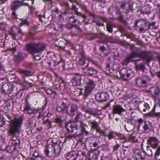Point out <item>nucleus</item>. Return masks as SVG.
Here are the masks:
<instances>
[{
	"label": "nucleus",
	"instance_id": "f257e3e1",
	"mask_svg": "<svg viewBox=\"0 0 160 160\" xmlns=\"http://www.w3.org/2000/svg\"><path fill=\"white\" fill-rule=\"evenodd\" d=\"M46 47L44 43H32L26 44V50L32 55L34 60L38 61L40 60V58L38 56H35V54L45 50Z\"/></svg>",
	"mask_w": 160,
	"mask_h": 160
},
{
	"label": "nucleus",
	"instance_id": "f03ea898",
	"mask_svg": "<svg viewBox=\"0 0 160 160\" xmlns=\"http://www.w3.org/2000/svg\"><path fill=\"white\" fill-rule=\"evenodd\" d=\"M79 116L78 115H76L74 119V122L68 123L66 125V128L69 132H74L78 130V127H79L81 128V130L82 132L86 134H88L89 131L86 130V128L88 126L85 125L82 121L79 122Z\"/></svg>",
	"mask_w": 160,
	"mask_h": 160
},
{
	"label": "nucleus",
	"instance_id": "7ed1b4c3",
	"mask_svg": "<svg viewBox=\"0 0 160 160\" xmlns=\"http://www.w3.org/2000/svg\"><path fill=\"white\" fill-rule=\"evenodd\" d=\"M56 110L62 114L67 113L71 116H73L78 113L77 108L76 106L70 104L67 105L64 102L57 107Z\"/></svg>",
	"mask_w": 160,
	"mask_h": 160
},
{
	"label": "nucleus",
	"instance_id": "20e7f679",
	"mask_svg": "<svg viewBox=\"0 0 160 160\" xmlns=\"http://www.w3.org/2000/svg\"><path fill=\"white\" fill-rule=\"evenodd\" d=\"M22 121V118L21 117L15 118L13 120L10 121V125L8 131L10 135L12 137H16V134L19 133Z\"/></svg>",
	"mask_w": 160,
	"mask_h": 160
},
{
	"label": "nucleus",
	"instance_id": "39448f33",
	"mask_svg": "<svg viewBox=\"0 0 160 160\" xmlns=\"http://www.w3.org/2000/svg\"><path fill=\"white\" fill-rule=\"evenodd\" d=\"M134 75V73L131 69L122 68L120 71L117 72L115 76L118 79H122L125 81H128Z\"/></svg>",
	"mask_w": 160,
	"mask_h": 160
},
{
	"label": "nucleus",
	"instance_id": "423d86ee",
	"mask_svg": "<svg viewBox=\"0 0 160 160\" xmlns=\"http://www.w3.org/2000/svg\"><path fill=\"white\" fill-rule=\"evenodd\" d=\"M20 140L17 137H12V140L9 141L10 145L7 147V150L10 153H18L17 147H19Z\"/></svg>",
	"mask_w": 160,
	"mask_h": 160
},
{
	"label": "nucleus",
	"instance_id": "0eeeda50",
	"mask_svg": "<svg viewBox=\"0 0 160 160\" xmlns=\"http://www.w3.org/2000/svg\"><path fill=\"white\" fill-rule=\"evenodd\" d=\"M139 49L137 48V50H134L131 51V54L128 56L123 61L122 64L123 65H127L130 62L132 61L133 58L135 57H139L140 58V54L141 52H139Z\"/></svg>",
	"mask_w": 160,
	"mask_h": 160
},
{
	"label": "nucleus",
	"instance_id": "6e6552de",
	"mask_svg": "<svg viewBox=\"0 0 160 160\" xmlns=\"http://www.w3.org/2000/svg\"><path fill=\"white\" fill-rule=\"evenodd\" d=\"M73 1L72 0H70L71 3L70 5L69 3L66 2L65 3L66 6L68 7L69 9H71L72 11H74L75 15L79 16L83 18V22H84L85 21H86L87 18V16L81 13L80 12H78V9L77 8L76 6L74 5L72 3Z\"/></svg>",
	"mask_w": 160,
	"mask_h": 160
},
{
	"label": "nucleus",
	"instance_id": "1a4fd4ad",
	"mask_svg": "<svg viewBox=\"0 0 160 160\" xmlns=\"http://www.w3.org/2000/svg\"><path fill=\"white\" fill-rule=\"evenodd\" d=\"M135 27L136 28L139 29L141 32H144L148 31V29L146 28V23L142 20H136L135 23Z\"/></svg>",
	"mask_w": 160,
	"mask_h": 160
},
{
	"label": "nucleus",
	"instance_id": "9d476101",
	"mask_svg": "<svg viewBox=\"0 0 160 160\" xmlns=\"http://www.w3.org/2000/svg\"><path fill=\"white\" fill-rule=\"evenodd\" d=\"M76 53L78 55V58L79 59V64L80 65H84L85 64L86 65L88 63L86 62V58L83 49H79L76 51Z\"/></svg>",
	"mask_w": 160,
	"mask_h": 160
},
{
	"label": "nucleus",
	"instance_id": "9b49d317",
	"mask_svg": "<svg viewBox=\"0 0 160 160\" xmlns=\"http://www.w3.org/2000/svg\"><path fill=\"white\" fill-rule=\"evenodd\" d=\"M94 87L95 85L93 81L90 80L88 82L87 85L85 87L83 95L85 98H87L91 93L92 91L93 90Z\"/></svg>",
	"mask_w": 160,
	"mask_h": 160
},
{
	"label": "nucleus",
	"instance_id": "f8f14e48",
	"mask_svg": "<svg viewBox=\"0 0 160 160\" xmlns=\"http://www.w3.org/2000/svg\"><path fill=\"white\" fill-rule=\"evenodd\" d=\"M140 58L145 62L146 63H149L153 60V57L151 54L148 52L142 51L140 54Z\"/></svg>",
	"mask_w": 160,
	"mask_h": 160
},
{
	"label": "nucleus",
	"instance_id": "ddd939ff",
	"mask_svg": "<svg viewBox=\"0 0 160 160\" xmlns=\"http://www.w3.org/2000/svg\"><path fill=\"white\" fill-rule=\"evenodd\" d=\"M88 64L89 63L88 62L86 65L85 66V67L82 68L84 70V72L86 74L90 76L96 77L98 71L93 68H88Z\"/></svg>",
	"mask_w": 160,
	"mask_h": 160
},
{
	"label": "nucleus",
	"instance_id": "4468645a",
	"mask_svg": "<svg viewBox=\"0 0 160 160\" xmlns=\"http://www.w3.org/2000/svg\"><path fill=\"white\" fill-rule=\"evenodd\" d=\"M108 98L109 96L108 94L104 92H98L95 95L96 99L99 102L106 101Z\"/></svg>",
	"mask_w": 160,
	"mask_h": 160
},
{
	"label": "nucleus",
	"instance_id": "2eb2a0df",
	"mask_svg": "<svg viewBox=\"0 0 160 160\" xmlns=\"http://www.w3.org/2000/svg\"><path fill=\"white\" fill-rule=\"evenodd\" d=\"M133 152L136 160H146L145 153L143 152H142L139 149H134L133 150Z\"/></svg>",
	"mask_w": 160,
	"mask_h": 160
},
{
	"label": "nucleus",
	"instance_id": "dca6fc26",
	"mask_svg": "<svg viewBox=\"0 0 160 160\" xmlns=\"http://www.w3.org/2000/svg\"><path fill=\"white\" fill-rule=\"evenodd\" d=\"M148 144L150 145L152 148H156L160 142V141L155 137H151L148 139Z\"/></svg>",
	"mask_w": 160,
	"mask_h": 160
},
{
	"label": "nucleus",
	"instance_id": "f3484780",
	"mask_svg": "<svg viewBox=\"0 0 160 160\" xmlns=\"http://www.w3.org/2000/svg\"><path fill=\"white\" fill-rule=\"evenodd\" d=\"M79 155L78 153L74 152H68L65 157L67 160H78Z\"/></svg>",
	"mask_w": 160,
	"mask_h": 160
},
{
	"label": "nucleus",
	"instance_id": "a211bd4d",
	"mask_svg": "<svg viewBox=\"0 0 160 160\" xmlns=\"http://www.w3.org/2000/svg\"><path fill=\"white\" fill-rule=\"evenodd\" d=\"M52 157H56L58 156L60 152L61 149L58 144L52 145Z\"/></svg>",
	"mask_w": 160,
	"mask_h": 160
},
{
	"label": "nucleus",
	"instance_id": "6ab92c4d",
	"mask_svg": "<svg viewBox=\"0 0 160 160\" xmlns=\"http://www.w3.org/2000/svg\"><path fill=\"white\" fill-rule=\"evenodd\" d=\"M126 110L123 108L121 105H116L113 106L112 110V113L113 114H118L121 115L122 112H125Z\"/></svg>",
	"mask_w": 160,
	"mask_h": 160
},
{
	"label": "nucleus",
	"instance_id": "aec40b11",
	"mask_svg": "<svg viewBox=\"0 0 160 160\" xmlns=\"http://www.w3.org/2000/svg\"><path fill=\"white\" fill-rule=\"evenodd\" d=\"M82 76L80 75H76L73 77L71 80V82L73 86L79 85L81 84Z\"/></svg>",
	"mask_w": 160,
	"mask_h": 160
},
{
	"label": "nucleus",
	"instance_id": "412c9836",
	"mask_svg": "<svg viewBox=\"0 0 160 160\" xmlns=\"http://www.w3.org/2000/svg\"><path fill=\"white\" fill-rule=\"evenodd\" d=\"M88 13L92 17L93 22L95 23L97 25L99 26H103L104 25L103 23L98 20V19H99V16L90 12H88Z\"/></svg>",
	"mask_w": 160,
	"mask_h": 160
},
{
	"label": "nucleus",
	"instance_id": "4be33fe9",
	"mask_svg": "<svg viewBox=\"0 0 160 160\" xmlns=\"http://www.w3.org/2000/svg\"><path fill=\"white\" fill-rule=\"evenodd\" d=\"M152 125L151 122H150L145 121L144 125L142 127V132L144 133H148L152 129Z\"/></svg>",
	"mask_w": 160,
	"mask_h": 160
},
{
	"label": "nucleus",
	"instance_id": "5701e85b",
	"mask_svg": "<svg viewBox=\"0 0 160 160\" xmlns=\"http://www.w3.org/2000/svg\"><path fill=\"white\" fill-rule=\"evenodd\" d=\"M23 0L19 1L18 0H14L12 4V9L13 11H15L18 8L22 6V2Z\"/></svg>",
	"mask_w": 160,
	"mask_h": 160
},
{
	"label": "nucleus",
	"instance_id": "b1692460",
	"mask_svg": "<svg viewBox=\"0 0 160 160\" xmlns=\"http://www.w3.org/2000/svg\"><path fill=\"white\" fill-rule=\"evenodd\" d=\"M136 84L138 87H144L147 84V81L141 78L138 77L135 79Z\"/></svg>",
	"mask_w": 160,
	"mask_h": 160
},
{
	"label": "nucleus",
	"instance_id": "393cba45",
	"mask_svg": "<svg viewBox=\"0 0 160 160\" xmlns=\"http://www.w3.org/2000/svg\"><path fill=\"white\" fill-rule=\"evenodd\" d=\"M155 24L154 23L150 24L148 27H147L146 28L148 29V30L150 34L153 35L155 32V29L156 28L155 27Z\"/></svg>",
	"mask_w": 160,
	"mask_h": 160
},
{
	"label": "nucleus",
	"instance_id": "a878e982",
	"mask_svg": "<svg viewBox=\"0 0 160 160\" xmlns=\"http://www.w3.org/2000/svg\"><path fill=\"white\" fill-rule=\"evenodd\" d=\"M125 127L126 130L128 132H130L134 129V125L131 121H128Z\"/></svg>",
	"mask_w": 160,
	"mask_h": 160
},
{
	"label": "nucleus",
	"instance_id": "bb28decb",
	"mask_svg": "<svg viewBox=\"0 0 160 160\" xmlns=\"http://www.w3.org/2000/svg\"><path fill=\"white\" fill-rule=\"evenodd\" d=\"M77 131H76L75 133H73V138L77 141H81L83 138V134L82 133H78Z\"/></svg>",
	"mask_w": 160,
	"mask_h": 160
},
{
	"label": "nucleus",
	"instance_id": "cd10ccee",
	"mask_svg": "<svg viewBox=\"0 0 160 160\" xmlns=\"http://www.w3.org/2000/svg\"><path fill=\"white\" fill-rule=\"evenodd\" d=\"M88 122L91 125L92 128L95 129L96 130L97 129L99 128V124L98 123L96 122L95 120H88Z\"/></svg>",
	"mask_w": 160,
	"mask_h": 160
},
{
	"label": "nucleus",
	"instance_id": "c85d7f7f",
	"mask_svg": "<svg viewBox=\"0 0 160 160\" xmlns=\"http://www.w3.org/2000/svg\"><path fill=\"white\" fill-rule=\"evenodd\" d=\"M135 68L137 71H141L142 72L145 71L146 68L144 64L142 63H140L138 64L137 63H135Z\"/></svg>",
	"mask_w": 160,
	"mask_h": 160
},
{
	"label": "nucleus",
	"instance_id": "c756f323",
	"mask_svg": "<svg viewBox=\"0 0 160 160\" xmlns=\"http://www.w3.org/2000/svg\"><path fill=\"white\" fill-rule=\"evenodd\" d=\"M18 72L19 73L27 76H29L32 75L31 72L30 71L24 70L21 69L18 70Z\"/></svg>",
	"mask_w": 160,
	"mask_h": 160
},
{
	"label": "nucleus",
	"instance_id": "7c9ffc66",
	"mask_svg": "<svg viewBox=\"0 0 160 160\" xmlns=\"http://www.w3.org/2000/svg\"><path fill=\"white\" fill-rule=\"evenodd\" d=\"M145 155H147L150 157H152L153 156V153L152 152V150L151 149L150 147L149 146H147L146 147V151L143 152Z\"/></svg>",
	"mask_w": 160,
	"mask_h": 160
},
{
	"label": "nucleus",
	"instance_id": "2f4dec72",
	"mask_svg": "<svg viewBox=\"0 0 160 160\" xmlns=\"http://www.w3.org/2000/svg\"><path fill=\"white\" fill-rule=\"evenodd\" d=\"M48 66L49 67L51 68H52L54 69H59L60 68L59 66V64H57L55 65L54 61H52V62H47Z\"/></svg>",
	"mask_w": 160,
	"mask_h": 160
},
{
	"label": "nucleus",
	"instance_id": "473e14b6",
	"mask_svg": "<svg viewBox=\"0 0 160 160\" xmlns=\"http://www.w3.org/2000/svg\"><path fill=\"white\" fill-rule=\"evenodd\" d=\"M155 109L153 108L152 111L149 113H147V114L148 116H154L156 117H160V112L157 113H155Z\"/></svg>",
	"mask_w": 160,
	"mask_h": 160
},
{
	"label": "nucleus",
	"instance_id": "72a5a7b5",
	"mask_svg": "<svg viewBox=\"0 0 160 160\" xmlns=\"http://www.w3.org/2000/svg\"><path fill=\"white\" fill-rule=\"evenodd\" d=\"M96 131L100 134V136H102L104 137H107V134L105 131L101 129L100 127L99 128H97Z\"/></svg>",
	"mask_w": 160,
	"mask_h": 160
},
{
	"label": "nucleus",
	"instance_id": "f704fd0d",
	"mask_svg": "<svg viewBox=\"0 0 160 160\" xmlns=\"http://www.w3.org/2000/svg\"><path fill=\"white\" fill-rule=\"evenodd\" d=\"M107 42L110 43H114V39L112 37H108L106 35L104 41H103V42Z\"/></svg>",
	"mask_w": 160,
	"mask_h": 160
},
{
	"label": "nucleus",
	"instance_id": "c9c22d12",
	"mask_svg": "<svg viewBox=\"0 0 160 160\" xmlns=\"http://www.w3.org/2000/svg\"><path fill=\"white\" fill-rule=\"evenodd\" d=\"M44 153L46 156L49 158H53L52 152H50L48 148V147L46 146V148L44 150Z\"/></svg>",
	"mask_w": 160,
	"mask_h": 160
},
{
	"label": "nucleus",
	"instance_id": "e433bc0d",
	"mask_svg": "<svg viewBox=\"0 0 160 160\" xmlns=\"http://www.w3.org/2000/svg\"><path fill=\"white\" fill-rule=\"evenodd\" d=\"M28 55L26 54H24L22 53H19L17 55V58L20 60H22L24 59L25 58L27 57Z\"/></svg>",
	"mask_w": 160,
	"mask_h": 160
},
{
	"label": "nucleus",
	"instance_id": "4c0bfd02",
	"mask_svg": "<svg viewBox=\"0 0 160 160\" xmlns=\"http://www.w3.org/2000/svg\"><path fill=\"white\" fill-rule=\"evenodd\" d=\"M116 13L119 14V16L118 17V19L119 21L122 22H125L126 20L124 19L123 15L122 14V13L120 12L117 11Z\"/></svg>",
	"mask_w": 160,
	"mask_h": 160
},
{
	"label": "nucleus",
	"instance_id": "58836bf2",
	"mask_svg": "<svg viewBox=\"0 0 160 160\" xmlns=\"http://www.w3.org/2000/svg\"><path fill=\"white\" fill-rule=\"evenodd\" d=\"M60 49L62 50H64V49H65L66 48V44L63 41H60L58 43V45Z\"/></svg>",
	"mask_w": 160,
	"mask_h": 160
},
{
	"label": "nucleus",
	"instance_id": "ea45409f",
	"mask_svg": "<svg viewBox=\"0 0 160 160\" xmlns=\"http://www.w3.org/2000/svg\"><path fill=\"white\" fill-rule=\"evenodd\" d=\"M127 140L131 142H137V139L136 137L133 136L132 135H131L129 136L128 139Z\"/></svg>",
	"mask_w": 160,
	"mask_h": 160
},
{
	"label": "nucleus",
	"instance_id": "a19ab883",
	"mask_svg": "<svg viewBox=\"0 0 160 160\" xmlns=\"http://www.w3.org/2000/svg\"><path fill=\"white\" fill-rule=\"evenodd\" d=\"M112 25L111 23H107L106 26L107 31L108 32L112 33Z\"/></svg>",
	"mask_w": 160,
	"mask_h": 160
},
{
	"label": "nucleus",
	"instance_id": "79ce46f5",
	"mask_svg": "<svg viewBox=\"0 0 160 160\" xmlns=\"http://www.w3.org/2000/svg\"><path fill=\"white\" fill-rule=\"evenodd\" d=\"M27 123L30 128H32L35 127L36 122L33 124V122L32 119H30L27 121Z\"/></svg>",
	"mask_w": 160,
	"mask_h": 160
},
{
	"label": "nucleus",
	"instance_id": "37998d69",
	"mask_svg": "<svg viewBox=\"0 0 160 160\" xmlns=\"http://www.w3.org/2000/svg\"><path fill=\"white\" fill-rule=\"evenodd\" d=\"M77 21V19L76 18V16L74 15H72L70 17L69 22H70L74 23L76 22Z\"/></svg>",
	"mask_w": 160,
	"mask_h": 160
},
{
	"label": "nucleus",
	"instance_id": "c03bdc74",
	"mask_svg": "<svg viewBox=\"0 0 160 160\" xmlns=\"http://www.w3.org/2000/svg\"><path fill=\"white\" fill-rule=\"evenodd\" d=\"M61 117L60 116H58L57 117L55 120V122L59 124L60 126L61 125V123L63 122L61 118Z\"/></svg>",
	"mask_w": 160,
	"mask_h": 160
},
{
	"label": "nucleus",
	"instance_id": "a18cd8bd",
	"mask_svg": "<svg viewBox=\"0 0 160 160\" xmlns=\"http://www.w3.org/2000/svg\"><path fill=\"white\" fill-rule=\"evenodd\" d=\"M128 141L126 139L123 143L122 146L124 148L130 149L132 148V146L130 145H128L127 144V142Z\"/></svg>",
	"mask_w": 160,
	"mask_h": 160
},
{
	"label": "nucleus",
	"instance_id": "49530a36",
	"mask_svg": "<svg viewBox=\"0 0 160 160\" xmlns=\"http://www.w3.org/2000/svg\"><path fill=\"white\" fill-rule=\"evenodd\" d=\"M160 155V146L158 147L156 149V152L154 155L155 158L157 159Z\"/></svg>",
	"mask_w": 160,
	"mask_h": 160
},
{
	"label": "nucleus",
	"instance_id": "de8ad7c7",
	"mask_svg": "<svg viewBox=\"0 0 160 160\" xmlns=\"http://www.w3.org/2000/svg\"><path fill=\"white\" fill-rule=\"evenodd\" d=\"M68 132L66 133L65 134L66 137L68 138H73V134H72V133H73V132H69L68 131L67 129Z\"/></svg>",
	"mask_w": 160,
	"mask_h": 160
},
{
	"label": "nucleus",
	"instance_id": "09e8293b",
	"mask_svg": "<svg viewBox=\"0 0 160 160\" xmlns=\"http://www.w3.org/2000/svg\"><path fill=\"white\" fill-rule=\"evenodd\" d=\"M77 4L79 6L81 9L86 11L88 13V12L87 11L86 6L85 5L79 2H78Z\"/></svg>",
	"mask_w": 160,
	"mask_h": 160
},
{
	"label": "nucleus",
	"instance_id": "8fccbe9b",
	"mask_svg": "<svg viewBox=\"0 0 160 160\" xmlns=\"http://www.w3.org/2000/svg\"><path fill=\"white\" fill-rule=\"evenodd\" d=\"M107 137H108V138L109 140L112 138H115V137L113 135V132L111 131L109 132L108 135H107Z\"/></svg>",
	"mask_w": 160,
	"mask_h": 160
},
{
	"label": "nucleus",
	"instance_id": "3c124183",
	"mask_svg": "<svg viewBox=\"0 0 160 160\" xmlns=\"http://www.w3.org/2000/svg\"><path fill=\"white\" fill-rule=\"evenodd\" d=\"M86 112H88L89 114H92L94 116L97 115V113L95 111L92 110H87L85 111Z\"/></svg>",
	"mask_w": 160,
	"mask_h": 160
},
{
	"label": "nucleus",
	"instance_id": "603ef678",
	"mask_svg": "<svg viewBox=\"0 0 160 160\" xmlns=\"http://www.w3.org/2000/svg\"><path fill=\"white\" fill-rule=\"evenodd\" d=\"M23 25L29 26V23L26 20H23L22 21L21 23V26Z\"/></svg>",
	"mask_w": 160,
	"mask_h": 160
},
{
	"label": "nucleus",
	"instance_id": "864d4df0",
	"mask_svg": "<svg viewBox=\"0 0 160 160\" xmlns=\"http://www.w3.org/2000/svg\"><path fill=\"white\" fill-rule=\"evenodd\" d=\"M154 88L151 87L147 90V91L148 92L151 93L152 95H153V94Z\"/></svg>",
	"mask_w": 160,
	"mask_h": 160
},
{
	"label": "nucleus",
	"instance_id": "5fc2aeb1",
	"mask_svg": "<svg viewBox=\"0 0 160 160\" xmlns=\"http://www.w3.org/2000/svg\"><path fill=\"white\" fill-rule=\"evenodd\" d=\"M143 121V120L141 118H140L138 120V122L139 124V125L138 126V130L140 129V127L141 126V124L142 123Z\"/></svg>",
	"mask_w": 160,
	"mask_h": 160
},
{
	"label": "nucleus",
	"instance_id": "6e6d98bb",
	"mask_svg": "<svg viewBox=\"0 0 160 160\" xmlns=\"http://www.w3.org/2000/svg\"><path fill=\"white\" fill-rule=\"evenodd\" d=\"M63 51L66 52L68 57H69L70 56L71 53L70 52V50L69 49H67V48H66L65 49H64Z\"/></svg>",
	"mask_w": 160,
	"mask_h": 160
},
{
	"label": "nucleus",
	"instance_id": "4d7b16f0",
	"mask_svg": "<svg viewBox=\"0 0 160 160\" xmlns=\"http://www.w3.org/2000/svg\"><path fill=\"white\" fill-rule=\"evenodd\" d=\"M36 29L33 28L30 30L29 33L31 36H32L36 33Z\"/></svg>",
	"mask_w": 160,
	"mask_h": 160
},
{
	"label": "nucleus",
	"instance_id": "13d9d810",
	"mask_svg": "<svg viewBox=\"0 0 160 160\" xmlns=\"http://www.w3.org/2000/svg\"><path fill=\"white\" fill-rule=\"evenodd\" d=\"M5 124V120H3L2 118H0V127L3 126Z\"/></svg>",
	"mask_w": 160,
	"mask_h": 160
},
{
	"label": "nucleus",
	"instance_id": "bf43d9fd",
	"mask_svg": "<svg viewBox=\"0 0 160 160\" xmlns=\"http://www.w3.org/2000/svg\"><path fill=\"white\" fill-rule=\"evenodd\" d=\"M154 91V93L153 95L155 96H157L158 95L159 92V90L157 88H155Z\"/></svg>",
	"mask_w": 160,
	"mask_h": 160
},
{
	"label": "nucleus",
	"instance_id": "052dcab7",
	"mask_svg": "<svg viewBox=\"0 0 160 160\" xmlns=\"http://www.w3.org/2000/svg\"><path fill=\"white\" fill-rule=\"evenodd\" d=\"M119 66L118 64H114L113 65V66L112 68L113 70H114L117 71L119 69Z\"/></svg>",
	"mask_w": 160,
	"mask_h": 160
},
{
	"label": "nucleus",
	"instance_id": "680f3d73",
	"mask_svg": "<svg viewBox=\"0 0 160 160\" xmlns=\"http://www.w3.org/2000/svg\"><path fill=\"white\" fill-rule=\"evenodd\" d=\"M120 146V145L118 143L113 147V151H117Z\"/></svg>",
	"mask_w": 160,
	"mask_h": 160
},
{
	"label": "nucleus",
	"instance_id": "e2e57ef3",
	"mask_svg": "<svg viewBox=\"0 0 160 160\" xmlns=\"http://www.w3.org/2000/svg\"><path fill=\"white\" fill-rule=\"evenodd\" d=\"M99 19H101L103 22H107V19L106 17L99 16Z\"/></svg>",
	"mask_w": 160,
	"mask_h": 160
},
{
	"label": "nucleus",
	"instance_id": "0e129e2a",
	"mask_svg": "<svg viewBox=\"0 0 160 160\" xmlns=\"http://www.w3.org/2000/svg\"><path fill=\"white\" fill-rule=\"evenodd\" d=\"M66 27L68 29H71L73 27H74V25H72L71 24H68L66 25Z\"/></svg>",
	"mask_w": 160,
	"mask_h": 160
},
{
	"label": "nucleus",
	"instance_id": "69168bd1",
	"mask_svg": "<svg viewBox=\"0 0 160 160\" xmlns=\"http://www.w3.org/2000/svg\"><path fill=\"white\" fill-rule=\"evenodd\" d=\"M130 48L132 50V51L134 50H137V49L138 48L135 47L133 45H130Z\"/></svg>",
	"mask_w": 160,
	"mask_h": 160
},
{
	"label": "nucleus",
	"instance_id": "338daca9",
	"mask_svg": "<svg viewBox=\"0 0 160 160\" xmlns=\"http://www.w3.org/2000/svg\"><path fill=\"white\" fill-rule=\"evenodd\" d=\"M126 3L125 2H122L121 4L120 7L121 8H122L124 10L126 9Z\"/></svg>",
	"mask_w": 160,
	"mask_h": 160
},
{
	"label": "nucleus",
	"instance_id": "774afa93",
	"mask_svg": "<svg viewBox=\"0 0 160 160\" xmlns=\"http://www.w3.org/2000/svg\"><path fill=\"white\" fill-rule=\"evenodd\" d=\"M30 109L31 108L28 105L26 106L24 108V110L27 112L29 111Z\"/></svg>",
	"mask_w": 160,
	"mask_h": 160
}]
</instances>
